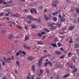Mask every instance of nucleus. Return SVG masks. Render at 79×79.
<instances>
[{"label": "nucleus", "mask_w": 79, "mask_h": 79, "mask_svg": "<svg viewBox=\"0 0 79 79\" xmlns=\"http://www.w3.org/2000/svg\"><path fill=\"white\" fill-rule=\"evenodd\" d=\"M61 16L60 15V14H59L58 15V17L60 19V22H62V23H63V22H64V21H66V15H63L62 16Z\"/></svg>", "instance_id": "f257e3e1"}, {"label": "nucleus", "mask_w": 79, "mask_h": 79, "mask_svg": "<svg viewBox=\"0 0 79 79\" xmlns=\"http://www.w3.org/2000/svg\"><path fill=\"white\" fill-rule=\"evenodd\" d=\"M4 60V61L6 62H6H7L8 63H10V60H13V59H14V56H12V58H10V57H9L8 59H6V58H3Z\"/></svg>", "instance_id": "f03ea898"}, {"label": "nucleus", "mask_w": 79, "mask_h": 79, "mask_svg": "<svg viewBox=\"0 0 79 79\" xmlns=\"http://www.w3.org/2000/svg\"><path fill=\"white\" fill-rule=\"evenodd\" d=\"M49 17H47V15H44V20H45V21H47L51 19V18H52V16H51L50 15H49Z\"/></svg>", "instance_id": "7ed1b4c3"}, {"label": "nucleus", "mask_w": 79, "mask_h": 79, "mask_svg": "<svg viewBox=\"0 0 79 79\" xmlns=\"http://www.w3.org/2000/svg\"><path fill=\"white\" fill-rule=\"evenodd\" d=\"M19 52H17L16 54V56H19V55L20 53H23V54H24V55H26V52H25L24 51H19Z\"/></svg>", "instance_id": "20e7f679"}, {"label": "nucleus", "mask_w": 79, "mask_h": 79, "mask_svg": "<svg viewBox=\"0 0 79 79\" xmlns=\"http://www.w3.org/2000/svg\"><path fill=\"white\" fill-rule=\"evenodd\" d=\"M42 61H43V59L42 58L39 60L38 63V66H40L41 65H42Z\"/></svg>", "instance_id": "39448f33"}, {"label": "nucleus", "mask_w": 79, "mask_h": 79, "mask_svg": "<svg viewBox=\"0 0 79 79\" xmlns=\"http://www.w3.org/2000/svg\"><path fill=\"white\" fill-rule=\"evenodd\" d=\"M28 60L30 61H32L34 60V58L31 56H29L28 57Z\"/></svg>", "instance_id": "423d86ee"}, {"label": "nucleus", "mask_w": 79, "mask_h": 79, "mask_svg": "<svg viewBox=\"0 0 79 79\" xmlns=\"http://www.w3.org/2000/svg\"><path fill=\"white\" fill-rule=\"evenodd\" d=\"M32 19L33 20H34V21H37V22H40V21H41L40 19H37L36 18H33Z\"/></svg>", "instance_id": "0eeeda50"}, {"label": "nucleus", "mask_w": 79, "mask_h": 79, "mask_svg": "<svg viewBox=\"0 0 79 79\" xmlns=\"http://www.w3.org/2000/svg\"><path fill=\"white\" fill-rule=\"evenodd\" d=\"M53 24L54 25H55V24L56 25V24H55V23H53L52 24L48 23V26L49 27H52L53 26Z\"/></svg>", "instance_id": "6e6552de"}, {"label": "nucleus", "mask_w": 79, "mask_h": 79, "mask_svg": "<svg viewBox=\"0 0 79 79\" xmlns=\"http://www.w3.org/2000/svg\"><path fill=\"white\" fill-rule=\"evenodd\" d=\"M23 46L24 48H26V49H28V50H30V49H31V47L29 46L27 47L25 45H23Z\"/></svg>", "instance_id": "1a4fd4ad"}, {"label": "nucleus", "mask_w": 79, "mask_h": 79, "mask_svg": "<svg viewBox=\"0 0 79 79\" xmlns=\"http://www.w3.org/2000/svg\"><path fill=\"white\" fill-rule=\"evenodd\" d=\"M69 75H70V73H68V74L64 76H63V77L64 78V79H66V77H68V76H69Z\"/></svg>", "instance_id": "9d476101"}, {"label": "nucleus", "mask_w": 79, "mask_h": 79, "mask_svg": "<svg viewBox=\"0 0 79 79\" xmlns=\"http://www.w3.org/2000/svg\"><path fill=\"white\" fill-rule=\"evenodd\" d=\"M29 36L26 35L25 37V40L24 41H26V40H29Z\"/></svg>", "instance_id": "9b49d317"}, {"label": "nucleus", "mask_w": 79, "mask_h": 79, "mask_svg": "<svg viewBox=\"0 0 79 79\" xmlns=\"http://www.w3.org/2000/svg\"><path fill=\"white\" fill-rule=\"evenodd\" d=\"M31 69L33 71H35V66L34 65H32L31 67Z\"/></svg>", "instance_id": "f8f14e48"}, {"label": "nucleus", "mask_w": 79, "mask_h": 79, "mask_svg": "<svg viewBox=\"0 0 79 79\" xmlns=\"http://www.w3.org/2000/svg\"><path fill=\"white\" fill-rule=\"evenodd\" d=\"M69 67L71 68V69H73L74 68V65H72L71 64H70L68 66Z\"/></svg>", "instance_id": "ddd939ff"}, {"label": "nucleus", "mask_w": 79, "mask_h": 79, "mask_svg": "<svg viewBox=\"0 0 79 79\" xmlns=\"http://www.w3.org/2000/svg\"><path fill=\"white\" fill-rule=\"evenodd\" d=\"M50 45H52V47H57V46H56V44L53 43L52 44H51Z\"/></svg>", "instance_id": "4468645a"}, {"label": "nucleus", "mask_w": 79, "mask_h": 79, "mask_svg": "<svg viewBox=\"0 0 79 79\" xmlns=\"http://www.w3.org/2000/svg\"><path fill=\"white\" fill-rule=\"evenodd\" d=\"M74 47L75 48H78L79 47V45L78 44H76L74 45Z\"/></svg>", "instance_id": "2eb2a0df"}, {"label": "nucleus", "mask_w": 79, "mask_h": 79, "mask_svg": "<svg viewBox=\"0 0 79 79\" xmlns=\"http://www.w3.org/2000/svg\"><path fill=\"white\" fill-rule=\"evenodd\" d=\"M55 53L57 54V55H60V54H61V52H60L58 51H57L55 52Z\"/></svg>", "instance_id": "dca6fc26"}, {"label": "nucleus", "mask_w": 79, "mask_h": 79, "mask_svg": "<svg viewBox=\"0 0 79 79\" xmlns=\"http://www.w3.org/2000/svg\"><path fill=\"white\" fill-rule=\"evenodd\" d=\"M74 28V26H71L70 27H69V30H73Z\"/></svg>", "instance_id": "f3484780"}, {"label": "nucleus", "mask_w": 79, "mask_h": 79, "mask_svg": "<svg viewBox=\"0 0 79 79\" xmlns=\"http://www.w3.org/2000/svg\"><path fill=\"white\" fill-rule=\"evenodd\" d=\"M40 73L39 74V76H40L42 74H43V70L42 69H40Z\"/></svg>", "instance_id": "a211bd4d"}, {"label": "nucleus", "mask_w": 79, "mask_h": 79, "mask_svg": "<svg viewBox=\"0 0 79 79\" xmlns=\"http://www.w3.org/2000/svg\"><path fill=\"white\" fill-rule=\"evenodd\" d=\"M32 10L33 11L35 14H37V10H36V9L35 8H33L32 9Z\"/></svg>", "instance_id": "6ab92c4d"}, {"label": "nucleus", "mask_w": 79, "mask_h": 79, "mask_svg": "<svg viewBox=\"0 0 79 79\" xmlns=\"http://www.w3.org/2000/svg\"><path fill=\"white\" fill-rule=\"evenodd\" d=\"M73 22L75 24H77V20H76V19H73Z\"/></svg>", "instance_id": "aec40b11"}, {"label": "nucleus", "mask_w": 79, "mask_h": 79, "mask_svg": "<svg viewBox=\"0 0 79 79\" xmlns=\"http://www.w3.org/2000/svg\"><path fill=\"white\" fill-rule=\"evenodd\" d=\"M37 35L39 37H41V36H42V33H40L38 32L37 33Z\"/></svg>", "instance_id": "412c9836"}, {"label": "nucleus", "mask_w": 79, "mask_h": 79, "mask_svg": "<svg viewBox=\"0 0 79 79\" xmlns=\"http://www.w3.org/2000/svg\"><path fill=\"white\" fill-rule=\"evenodd\" d=\"M55 25H56L57 27H59V28H60V27H61V26L60 24V23H57L56 24H55Z\"/></svg>", "instance_id": "4be33fe9"}, {"label": "nucleus", "mask_w": 79, "mask_h": 79, "mask_svg": "<svg viewBox=\"0 0 79 79\" xmlns=\"http://www.w3.org/2000/svg\"><path fill=\"white\" fill-rule=\"evenodd\" d=\"M37 44L39 45H43V42H42V41H38L37 42Z\"/></svg>", "instance_id": "5701e85b"}, {"label": "nucleus", "mask_w": 79, "mask_h": 79, "mask_svg": "<svg viewBox=\"0 0 79 79\" xmlns=\"http://www.w3.org/2000/svg\"><path fill=\"white\" fill-rule=\"evenodd\" d=\"M53 21H54V22H55L57 21V18L56 17H54L53 18Z\"/></svg>", "instance_id": "b1692460"}, {"label": "nucleus", "mask_w": 79, "mask_h": 79, "mask_svg": "<svg viewBox=\"0 0 79 79\" xmlns=\"http://www.w3.org/2000/svg\"><path fill=\"white\" fill-rule=\"evenodd\" d=\"M76 11L77 13H79V8H78L76 9Z\"/></svg>", "instance_id": "393cba45"}, {"label": "nucleus", "mask_w": 79, "mask_h": 79, "mask_svg": "<svg viewBox=\"0 0 79 79\" xmlns=\"http://www.w3.org/2000/svg\"><path fill=\"white\" fill-rule=\"evenodd\" d=\"M8 38L10 39H12L13 38V35H12L11 34H10Z\"/></svg>", "instance_id": "a878e982"}, {"label": "nucleus", "mask_w": 79, "mask_h": 79, "mask_svg": "<svg viewBox=\"0 0 79 79\" xmlns=\"http://www.w3.org/2000/svg\"><path fill=\"white\" fill-rule=\"evenodd\" d=\"M48 64H49V66H51V67H52V63H51L50 61H49L48 62Z\"/></svg>", "instance_id": "bb28decb"}, {"label": "nucleus", "mask_w": 79, "mask_h": 79, "mask_svg": "<svg viewBox=\"0 0 79 79\" xmlns=\"http://www.w3.org/2000/svg\"><path fill=\"white\" fill-rule=\"evenodd\" d=\"M52 6H53V7H56V4H54V3H52Z\"/></svg>", "instance_id": "cd10ccee"}, {"label": "nucleus", "mask_w": 79, "mask_h": 79, "mask_svg": "<svg viewBox=\"0 0 79 79\" xmlns=\"http://www.w3.org/2000/svg\"><path fill=\"white\" fill-rule=\"evenodd\" d=\"M12 2H13V1L12 0H10L7 2V3H8V4H11Z\"/></svg>", "instance_id": "c85d7f7f"}, {"label": "nucleus", "mask_w": 79, "mask_h": 79, "mask_svg": "<svg viewBox=\"0 0 79 79\" xmlns=\"http://www.w3.org/2000/svg\"><path fill=\"white\" fill-rule=\"evenodd\" d=\"M77 69H75L74 70L72 71V73H74L75 72H77Z\"/></svg>", "instance_id": "c756f323"}, {"label": "nucleus", "mask_w": 79, "mask_h": 79, "mask_svg": "<svg viewBox=\"0 0 79 79\" xmlns=\"http://www.w3.org/2000/svg\"><path fill=\"white\" fill-rule=\"evenodd\" d=\"M57 44L58 46V47H61V46H62V44H61L60 43H58Z\"/></svg>", "instance_id": "7c9ffc66"}, {"label": "nucleus", "mask_w": 79, "mask_h": 79, "mask_svg": "<svg viewBox=\"0 0 79 79\" xmlns=\"http://www.w3.org/2000/svg\"><path fill=\"white\" fill-rule=\"evenodd\" d=\"M31 28H36V26L34 24L31 25Z\"/></svg>", "instance_id": "2f4dec72"}, {"label": "nucleus", "mask_w": 79, "mask_h": 79, "mask_svg": "<svg viewBox=\"0 0 79 79\" xmlns=\"http://www.w3.org/2000/svg\"><path fill=\"white\" fill-rule=\"evenodd\" d=\"M27 18H29L30 19H31V20L32 19V17L31 15L28 16H27Z\"/></svg>", "instance_id": "473e14b6"}, {"label": "nucleus", "mask_w": 79, "mask_h": 79, "mask_svg": "<svg viewBox=\"0 0 79 79\" xmlns=\"http://www.w3.org/2000/svg\"><path fill=\"white\" fill-rule=\"evenodd\" d=\"M1 31L3 33H5V32H7V31H6V30H1Z\"/></svg>", "instance_id": "72a5a7b5"}, {"label": "nucleus", "mask_w": 79, "mask_h": 79, "mask_svg": "<svg viewBox=\"0 0 79 79\" xmlns=\"http://www.w3.org/2000/svg\"><path fill=\"white\" fill-rule=\"evenodd\" d=\"M51 29H57V28L56 27H52L51 28Z\"/></svg>", "instance_id": "f704fd0d"}, {"label": "nucleus", "mask_w": 79, "mask_h": 79, "mask_svg": "<svg viewBox=\"0 0 79 79\" xmlns=\"http://www.w3.org/2000/svg\"><path fill=\"white\" fill-rule=\"evenodd\" d=\"M16 64L18 66H20V65H19V62L16 61Z\"/></svg>", "instance_id": "c9c22d12"}, {"label": "nucleus", "mask_w": 79, "mask_h": 79, "mask_svg": "<svg viewBox=\"0 0 79 79\" xmlns=\"http://www.w3.org/2000/svg\"><path fill=\"white\" fill-rule=\"evenodd\" d=\"M69 43L71 44L73 43V40H72V38H71L70 40L69 41Z\"/></svg>", "instance_id": "e433bc0d"}, {"label": "nucleus", "mask_w": 79, "mask_h": 79, "mask_svg": "<svg viewBox=\"0 0 79 79\" xmlns=\"http://www.w3.org/2000/svg\"><path fill=\"white\" fill-rule=\"evenodd\" d=\"M4 15V13H0V16H2Z\"/></svg>", "instance_id": "4c0bfd02"}, {"label": "nucleus", "mask_w": 79, "mask_h": 79, "mask_svg": "<svg viewBox=\"0 0 79 79\" xmlns=\"http://www.w3.org/2000/svg\"><path fill=\"white\" fill-rule=\"evenodd\" d=\"M17 27L18 28H19V29H21H21H23V28H22V27H20L18 25L17 26Z\"/></svg>", "instance_id": "58836bf2"}, {"label": "nucleus", "mask_w": 79, "mask_h": 79, "mask_svg": "<svg viewBox=\"0 0 79 79\" xmlns=\"http://www.w3.org/2000/svg\"><path fill=\"white\" fill-rule=\"evenodd\" d=\"M34 75H32L31 77L30 78V79H34Z\"/></svg>", "instance_id": "ea45409f"}, {"label": "nucleus", "mask_w": 79, "mask_h": 79, "mask_svg": "<svg viewBox=\"0 0 79 79\" xmlns=\"http://www.w3.org/2000/svg\"><path fill=\"white\" fill-rule=\"evenodd\" d=\"M45 37H46V36H45V35H43L42 39V40H43V39H45Z\"/></svg>", "instance_id": "a19ab883"}, {"label": "nucleus", "mask_w": 79, "mask_h": 79, "mask_svg": "<svg viewBox=\"0 0 79 79\" xmlns=\"http://www.w3.org/2000/svg\"><path fill=\"white\" fill-rule=\"evenodd\" d=\"M46 71L47 72V73H48H48H49V70H48V69H46Z\"/></svg>", "instance_id": "79ce46f5"}, {"label": "nucleus", "mask_w": 79, "mask_h": 79, "mask_svg": "<svg viewBox=\"0 0 79 79\" xmlns=\"http://www.w3.org/2000/svg\"><path fill=\"white\" fill-rule=\"evenodd\" d=\"M41 34H43V35H44V34H46V32H41Z\"/></svg>", "instance_id": "37998d69"}, {"label": "nucleus", "mask_w": 79, "mask_h": 79, "mask_svg": "<svg viewBox=\"0 0 79 79\" xmlns=\"http://www.w3.org/2000/svg\"><path fill=\"white\" fill-rule=\"evenodd\" d=\"M57 40H58V38H56L54 39V41L56 42H57Z\"/></svg>", "instance_id": "c03bdc74"}, {"label": "nucleus", "mask_w": 79, "mask_h": 79, "mask_svg": "<svg viewBox=\"0 0 79 79\" xmlns=\"http://www.w3.org/2000/svg\"><path fill=\"white\" fill-rule=\"evenodd\" d=\"M60 50H61L62 52H63L64 51V49H63V48H60Z\"/></svg>", "instance_id": "a18cd8bd"}, {"label": "nucleus", "mask_w": 79, "mask_h": 79, "mask_svg": "<svg viewBox=\"0 0 79 79\" xmlns=\"http://www.w3.org/2000/svg\"><path fill=\"white\" fill-rule=\"evenodd\" d=\"M64 58V56H61L60 57V59H62V58Z\"/></svg>", "instance_id": "49530a36"}, {"label": "nucleus", "mask_w": 79, "mask_h": 79, "mask_svg": "<svg viewBox=\"0 0 79 79\" xmlns=\"http://www.w3.org/2000/svg\"><path fill=\"white\" fill-rule=\"evenodd\" d=\"M53 3H58V1L57 0H56L53 2Z\"/></svg>", "instance_id": "de8ad7c7"}, {"label": "nucleus", "mask_w": 79, "mask_h": 79, "mask_svg": "<svg viewBox=\"0 0 79 79\" xmlns=\"http://www.w3.org/2000/svg\"><path fill=\"white\" fill-rule=\"evenodd\" d=\"M56 67H59V66H60V65H59V64L57 63L56 64Z\"/></svg>", "instance_id": "09e8293b"}, {"label": "nucleus", "mask_w": 79, "mask_h": 79, "mask_svg": "<svg viewBox=\"0 0 79 79\" xmlns=\"http://www.w3.org/2000/svg\"><path fill=\"white\" fill-rule=\"evenodd\" d=\"M48 64V62H47L45 63V66L46 67L47 66V64Z\"/></svg>", "instance_id": "8fccbe9b"}, {"label": "nucleus", "mask_w": 79, "mask_h": 79, "mask_svg": "<svg viewBox=\"0 0 79 79\" xmlns=\"http://www.w3.org/2000/svg\"><path fill=\"white\" fill-rule=\"evenodd\" d=\"M2 65H5V61H2Z\"/></svg>", "instance_id": "3c124183"}, {"label": "nucleus", "mask_w": 79, "mask_h": 79, "mask_svg": "<svg viewBox=\"0 0 79 79\" xmlns=\"http://www.w3.org/2000/svg\"><path fill=\"white\" fill-rule=\"evenodd\" d=\"M64 37L65 36L64 35L61 36H60L61 38V39H64Z\"/></svg>", "instance_id": "603ef678"}, {"label": "nucleus", "mask_w": 79, "mask_h": 79, "mask_svg": "<svg viewBox=\"0 0 79 79\" xmlns=\"http://www.w3.org/2000/svg\"><path fill=\"white\" fill-rule=\"evenodd\" d=\"M45 30L46 32H49V30H48V29H47V28H45Z\"/></svg>", "instance_id": "864d4df0"}, {"label": "nucleus", "mask_w": 79, "mask_h": 79, "mask_svg": "<svg viewBox=\"0 0 79 79\" xmlns=\"http://www.w3.org/2000/svg\"><path fill=\"white\" fill-rule=\"evenodd\" d=\"M15 73H16V74H18V71H17V69H15Z\"/></svg>", "instance_id": "5fc2aeb1"}, {"label": "nucleus", "mask_w": 79, "mask_h": 79, "mask_svg": "<svg viewBox=\"0 0 79 79\" xmlns=\"http://www.w3.org/2000/svg\"><path fill=\"white\" fill-rule=\"evenodd\" d=\"M25 12H26V13H28V12H29V10H28L27 9L25 10Z\"/></svg>", "instance_id": "6e6d98bb"}, {"label": "nucleus", "mask_w": 79, "mask_h": 79, "mask_svg": "<svg viewBox=\"0 0 79 79\" xmlns=\"http://www.w3.org/2000/svg\"><path fill=\"white\" fill-rule=\"evenodd\" d=\"M11 24H14V25H15L16 23H15L13 22H11Z\"/></svg>", "instance_id": "4d7b16f0"}, {"label": "nucleus", "mask_w": 79, "mask_h": 79, "mask_svg": "<svg viewBox=\"0 0 79 79\" xmlns=\"http://www.w3.org/2000/svg\"><path fill=\"white\" fill-rule=\"evenodd\" d=\"M25 28L26 30H27V27L26 26H25Z\"/></svg>", "instance_id": "13d9d810"}, {"label": "nucleus", "mask_w": 79, "mask_h": 79, "mask_svg": "<svg viewBox=\"0 0 79 79\" xmlns=\"http://www.w3.org/2000/svg\"><path fill=\"white\" fill-rule=\"evenodd\" d=\"M70 11L71 12H73V11H74V9H71Z\"/></svg>", "instance_id": "bf43d9fd"}, {"label": "nucleus", "mask_w": 79, "mask_h": 79, "mask_svg": "<svg viewBox=\"0 0 79 79\" xmlns=\"http://www.w3.org/2000/svg\"><path fill=\"white\" fill-rule=\"evenodd\" d=\"M40 9H42L43 8V6H41L39 7Z\"/></svg>", "instance_id": "052dcab7"}, {"label": "nucleus", "mask_w": 79, "mask_h": 79, "mask_svg": "<svg viewBox=\"0 0 79 79\" xmlns=\"http://www.w3.org/2000/svg\"><path fill=\"white\" fill-rule=\"evenodd\" d=\"M71 52H69L68 55V56H69L70 55H71Z\"/></svg>", "instance_id": "680f3d73"}, {"label": "nucleus", "mask_w": 79, "mask_h": 79, "mask_svg": "<svg viewBox=\"0 0 79 79\" xmlns=\"http://www.w3.org/2000/svg\"><path fill=\"white\" fill-rule=\"evenodd\" d=\"M77 23H79V17H78L77 18Z\"/></svg>", "instance_id": "e2e57ef3"}, {"label": "nucleus", "mask_w": 79, "mask_h": 79, "mask_svg": "<svg viewBox=\"0 0 79 79\" xmlns=\"http://www.w3.org/2000/svg\"><path fill=\"white\" fill-rule=\"evenodd\" d=\"M52 15L53 16H55V15H56V14H55V13L54 12V13H52Z\"/></svg>", "instance_id": "0e129e2a"}, {"label": "nucleus", "mask_w": 79, "mask_h": 79, "mask_svg": "<svg viewBox=\"0 0 79 79\" xmlns=\"http://www.w3.org/2000/svg\"><path fill=\"white\" fill-rule=\"evenodd\" d=\"M60 77H59V76H57V77H56V79H59Z\"/></svg>", "instance_id": "69168bd1"}, {"label": "nucleus", "mask_w": 79, "mask_h": 79, "mask_svg": "<svg viewBox=\"0 0 79 79\" xmlns=\"http://www.w3.org/2000/svg\"><path fill=\"white\" fill-rule=\"evenodd\" d=\"M2 79H6V77H4Z\"/></svg>", "instance_id": "338daca9"}, {"label": "nucleus", "mask_w": 79, "mask_h": 79, "mask_svg": "<svg viewBox=\"0 0 79 79\" xmlns=\"http://www.w3.org/2000/svg\"><path fill=\"white\" fill-rule=\"evenodd\" d=\"M27 79H30V77L29 76L27 77Z\"/></svg>", "instance_id": "774afa93"}]
</instances>
